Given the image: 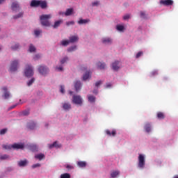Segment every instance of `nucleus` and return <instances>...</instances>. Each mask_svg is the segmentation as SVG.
Returning a JSON list of instances; mask_svg holds the SVG:
<instances>
[{"label":"nucleus","mask_w":178,"mask_h":178,"mask_svg":"<svg viewBox=\"0 0 178 178\" xmlns=\"http://www.w3.org/2000/svg\"><path fill=\"white\" fill-rule=\"evenodd\" d=\"M40 58H41V56H40L39 54H37L34 56L33 59H34V60H38V59H40Z\"/></svg>","instance_id":"52"},{"label":"nucleus","mask_w":178,"mask_h":178,"mask_svg":"<svg viewBox=\"0 0 178 178\" xmlns=\"http://www.w3.org/2000/svg\"><path fill=\"white\" fill-rule=\"evenodd\" d=\"M130 19V15H126L123 17L124 20H129Z\"/></svg>","instance_id":"55"},{"label":"nucleus","mask_w":178,"mask_h":178,"mask_svg":"<svg viewBox=\"0 0 178 178\" xmlns=\"http://www.w3.org/2000/svg\"><path fill=\"white\" fill-rule=\"evenodd\" d=\"M66 168L68 169V170L73 169V166L67 164L66 165Z\"/></svg>","instance_id":"59"},{"label":"nucleus","mask_w":178,"mask_h":178,"mask_svg":"<svg viewBox=\"0 0 178 178\" xmlns=\"http://www.w3.org/2000/svg\"><path fill=\"white\" fill-rule=\"evenodd\" d=\"M72 103L75 105H83V98L80 95H74L72 97Z\"/></svg>","instance_id":"2"},{"label":"nucleus","mask_w":178,"mask_h":178,"mask_svg":"<svg viewBox=\"0 0 178 178\" xmlns=\"http://www.w3.org/2000/svg\"><path fill=\"white\" fill-rule=\"evenodd\" d=\"M34 81H35V79L32 78L27 83V86H29V87H30V86H31V84H33V83H34Z\"/></svg>","instance_id":"43"},{"label":"nucleus","mask_w":178,"mask_h":178,"mask_svg":"<svg viewBox=\"0 0 178 178\" xmlns=\"http://www.w3.org/2000/svg\"><path fill=\"white\" fill-rule=\"evenodd\" d=\"M67 60H69V58L67 57H65L64 58H63L60 60L61 65H63V63H66V62H67Z\"/></svg>","instance_id":"41"},{"label":"nucleus","mask_w":178,"mask_h":178,"mask_svg":"<svg viewBox=\"0 0 178 178\" xmlns=\"http://www.w3.org/2000/svg\"><path fill=\"white\" fill-rule=\"evenodd\" d=\"M11 49H13V51H16L17 49H19V44H15V45L11 47Z\"/></svg>","instance_id":"45"},{"label":"nucleus","mask_w":178,"mask_h":178,"mask_svg":"<svg viewBox=\"0 0 178 178\" xmlns=\"http://www.w3.org/2000/svg\"><path fill=\"white\" fill-rule=\"evenodd\" d=\"M23 15H24L23 12H21L18 15H14L13 17V19H20V17H23Z\"/></svg>","instance_id":"33"},{"label":"nucleus","mask_w":178,"mask_h":178,"mask_svg":"<svg viewBox=\"0 0 178 178\" xmlns=\"http://www.w3.org/2000/svg\"><path fill=\"white\" fill-rule=\"evenodd\" d=\"M140 17H141L143 19H145V13H143V12H141V13H140Z\"/></svg>","instance_id":"57"},{"label":"nucleus","mask_w":178,"mask_h":178,"mask_svg":"<svg viewBox=\"0 0 178 178\" xmlns=\"http://www.w3.org/2000/svg\"><path fill=\"white\" fill-rule=\"evenodd\" d=\"M56 70H58L59 72H62V70H63V67H56Z\"/></svg>","instance_id":"58"},{"label":"nucleus","mask_w":178,"mask_h":178,"mask_svg":"<svg viewBox=\"0 0 178 178\" xmlns=\"http://www.w3.org/2000/svg\"><path fill=\"white\" fill-rule=\"evenodd\" d=\"M12 148L14 149H23L24 148V144L15 143L11 145Z\"/></svg>","instance_id":"8"},{"label":"nucleus","mask_w":178,"mask_h":178,"mask_svg":"<svg viewBox=\"0 0 178 178\" xmlns=\"http://www.w3.org/2000/svg\"><path fill=\"white\" fill-rule=\"evenodd\" d=\"M52 17V15H42L40 17V23L42 26H44L45 27H49L51 26V22H49V19Z\"/></svg>","instance_id":"1"},{"label":"nucleus","mask_w":178,"mask_h":178,"mask_svg":"<svg viewBox=\"0 0 178 178\" xmlns=\"http://www.w3.org/2000/svg\"><path fill=\"white\" fill-rule=\"evenodd\" d=\"M116 29L118 31H123L124 26L123 25H117Z\"/></svg>","instance_id":"37"},{"label":"nucleus","mask_w":178,"mask_h":178,"mask_svg":"<svg viewBox=\"0 0 178 178\" xmlns=\"http://www.w3.org/2000/svg\"><path fill=\"white\" fill-rule=\"evenodd\" d=\"M111 67L113 70H115V71L120 69V67L119 66V61H115L114 63H113Z\"/></svg>","instance_id":"14"},{"label":"nucleus","mask_w":178,"mask_h":178,"mask_svg":"<svg viewBox=\"0 0 178 178\" xmlns=\"http://www.w3.org/2000/svg\"><path fill=\"white\" fill-rule=\"evenodd\" d=\"M160 4L164 6H172L173 5V0H161Z\"/></svg>","instance_id":"7"},{"label":"nucleus","mask_w":178,"mask_h":178,"mask_svg":"<svg viewBox=\"0 0 178 178\" xmlns=\"http://www.w3.org/2000/svg\"><path fill=\"white\" fill-rule=\"evenodd\" d=\"M74 88L76 92H79L81 90V82L80 81H76L74 83Z\"/></svg>","instance_id":"11"},{"label":"nucleus","mask_w":178,"mask_h":178,"mask_svg":"<svg viewBox=\"0 0 178 178\" xmlns=\"http://www.w3.org/2000/svg\"><path fill=\"white\" fill-rule=\"evenodd\" d=\"M109 87H112V85L111 83H107L106 85V88H109Z\"/></svg>","instance_id":"60"},{"label":"nucleus","mask_w":178,"mask_h":178,"mask_svg":"<svg viewBox=\"0 0 178 178\" xmlns=\"http://www.w3.org/2000/svg\"><path fill=\"white\" fill-rule=\"evenodd\" d=\"M3 2H5V0H0V5H2V3H3Z\"/></svg>","instance_id":"62"},{"label":"nucleus","mask_w":178,"mask_h":178,"mask_svg":"<svg viewBox=\"0 0 178 178\" xmlns=\"http://www.w3.org/2000/svg\"><path fill=\"white\" fill-rule=\"evenodd\" d=\"M77 165L79 168H86V166H87V163L85 161H78Z\"/></svg>","instance_id":"27"},{"label":"nucleus","mask_w":178,"mask_h":178,"mask_svg":"<svg viewBox=\"0 0 178 178\" xmlns=\"http://www.w3.org/2000/svg\"><path fill=\"white\" fill-rule=\"evenodd\" d=\"M63 109H65V111H69V109L72 108V105H70V104L68 103H65L63 106Z\"/></svg>","instance_id":"26"},{"label":"nucleus","mask_w":178,"mask_h":178,"mask_svg":"<svg viewBox=\"0 0 178 178\" xmlns=\"http://www.w3.org/2000/svg\"><path fill=\"white\" fill-rule=\"evenodd\" d=\"M92 6H98L99 5V1H95L92 3Z\"/></svg>","instance_id":"56"},{"label":"nucleus","mask_w":178,"mask_h":178,"mask_svg":"<svg viewBox=\"0 0 178 178\" xmlns=\"http://www.w3.org/2000/svg\"><path fill=\"white\" fill-rule=\"evenodd\" d=\"M24 73L26 77H31V76H34V71H33V67L27 65L26 66Z\"/></svg>","instance_id":"4"},{"label":"nucleus","mask_w":178,"mask_h":178,"mask_svg":"<svg viewBox=\"0 0 178 178\" xmlns=\"http://www.w3.org/2000/svg\"><path fill=\"white\" fill-rule=\"evenodd\" d=\"M6 131H8V129H3L0 130V135L3 136V134H6Z\"/></svg>","instance_id":"42"},{"label":"nucleus","mask_w":178,"mask_h":178,"mask_svg":"<svg viewBox=\"0 0 178 178\" xmlns=\"http://www.w3.org/2000/svg\"><path fill=\"white\" fill-rule=\"evenodd\" d=\"M90 19H81L79 21H78V24H87V23H89Z\"/></svg>","instance_id":"30"},{"label":"nucleus","mask_w":178,"mask_h":178,"mask_svg":"<svg viewBox=\"0 0 178 178\" xmlns=\"http://www.w3.org/2000/svg\"><path fill=\"white\" fill-rule=\"evenodd\" d=\"M2 90L4 91V95H3V98H5V99H8V98L10 97V94H9V92H8V88L3 87Z\"/></svg>","instance_id":"13"},{"label":"nucleus","mask_w":178,"mask_h":178,"mask_svg":"<svg viewBox=\"0 0 178 178\" xmlns=\"http://www.w3.org/2000/svg\"><path fill=\"white\" fill-rule=\"evenodd\" d=\"M106 134L107 136H109L110 137H115L116 136V130L113 129L111 132L109 130H106Z\"/></svg>","instance_id":"17"},{"label":"nucleus","mask_w":178,"mask_h":178,"mask_svg":"<svg viewBox=\"0 0 178 178\" xmlns=\"http://www.w3.org/2000/svg\"><path fill=\"white\" fill-rule=\"evenodd\" d=\"M97 66L98 67V69H104L105 67V63H102L101 62H99L97 63Z\"/></svg>","instance_id":"32"},{"label":"nucleus","mask_w":178,"mask_h":178,"mask_svg":"<svg viewBox=\"0 0 178 178\" xmlns=\"http://www.w3.org/2000/svg\"><path fill=\"white\" fill-rule=\"evenodd\" d=\"M157 118L158 119H165V114H163V113L162 112H159L157 113Z\"/></svg>","instance_id":"31"},{"label":"nucleus","mask_w":178,"mask_h":178,"mask_svg":"<svg viewBox=\"0 0 178 178\" xmlns=\"http://www.w3.org/2000/svg\"><path fill=\"white\" fill-rule=\"evenodd\" d=\"M22 115L24 116H28V115H30V111L26 110L22 112Z\"/></svg>","instance_id":"44"},{"label":"nucleus","mask_w":178,"mask_h":178,"mask_svg":"<svg viewBox=\"0 0 178 178\" xmlns=\"http://www.w3.org/2000/svg\"><path fill=\"white\" fill-rule=\"evenodd\" d=\"M40 166H41V164L40 163H36L32 165V168L33 169H35V168H40Z\"/></svg>","instance_id":"48"},{"label":"nucleus","mask_w":178,"mask_h":178,"mask_svg":"<svg viewBox=\"0 0 178 178\" xmlns=\"http://www.w3.org/2000/svg\"><path fill=\"white\" fill-rule=\"evenodd\" d=\"M34 34H35V35H36L37 37H38V35H40V34H41V31H40V30H35V31H34Z\"/></svg>","instance_id":"47"},{"label":"nucleus","mask_w":178,"mask_h":178,"mask_svg":"<svg viewBox=\"0 0 178 178\" xmlns=\"http://www.w3.org/2000/svg\"><path fill=\"white\" fill-rule=\"evenodd\" d=\"M73 13V10L72 8H68L67 9L66 12L65 13H59V15H65V16H70Z\"/></svg>","instance_id":"19"},{"label":"nucleus","mask_w":178,"mask_h":178,"mask_svg":"<svg viewBox=\"0 0 178 178\" xmlns=\"http://www.w3.org/2000/svg\"><path fill=\"white\" fill-rule=\"evenodd\" d=\"M1 161H5L6 159H9V156L8 154H4L0 156Z\"/></svg>","instance_id":"36"},{"label":"nucleus","mask_w":178,"mask_h":178,"mask_svg":"<svg viewBox=\"0 0 178 178\" xmlns=\"http://www.w3.org/2000/svg\"><path fill=\"white\" fill-rule=\"evenodd\" d=\"M19 65V61L15 60L11 63L10 70L11 72H16L17 70V66Z\"/></svg>","instance_id":"5"},{"label":"nucleus","mask_w":178,"mask_h":178,"mask_svg":"<svg viewBox=\"0 0 178 178\" xmlns=\"http://www.w3.org/2000/svg\"><path fill=\"white\" fill-rule=\"evenodd\" d=\"M38 72L40 74H42V76H45V74L48 73V68L44 65H40L38 67Z\"/></svg>","instance_id":"6"},{"label":"nucleus","mask_w":178,"mask_h":178,"mask_svg":"<svg viewBox=\"0 0 178 178\" xmlns=\"http://www.w3.org/2000/svg\"><path fill=\"white\" fill-rule=\"evenodd\" d=\"M2 147L4 149H12V145H2Z\"/></svg>","instance_id":"39"},{"label":"nucleus","mask_w":178,"mask_h":178,"mask_svg":"<svg viewBox=\"0 0 178 178\" xmlns=\"http://www.w3.org/2000/svg\"><path fill=\"white\" fill-rule=\"evenodd\" d=\"M173 178H178V175H175Z\"/></svg>","instance_id":"64"},{"label":"nucleus","mask_w":178,"mask_h":178,"mask_svg":"<svg viewBox=\"0 0 178 178\" xmlns=\"http://www.w3.org/2000/svg\"><path fill=\"white\" fill-rule=\"evenodd\" d=\"M11 9L13 10V12H17V10L20 9V6H19V3L15 1L12 3Z\"/></svg>","instance_id":"10"},{"label":"nucleus","mask_w":178,"mask_h":178,"mask_svg":"<svg viewBox=\"0 0 178 178\" xmlns=\"http://www.w3.org/2000/svg\"><path fill=\"white\" fill-rule=\"evenodd\" d=\"M138 166L140 169H144L145 166V157L143 154H139L138 156Z\"/></svg>","instance_id":"3"},{"label":"nucleus","mask_w":178,"mask_h":178,"mask_svg":"<svg viewBox=\"0 0 178 178\" xmlns=\"http://www.w3.org/2000/svg\"><path fill=\"white\" fill-rule=\"evenodd\" d=\"M30 6H31V8H38V6H40V1L32 0Z\"/></svg>","instance_id":"12"},{"label":"nucleus","mask_w":178,"mask_h":178,"mask_svg":"<svg viewBox=\"0 0 178 178\" xmlns=\"http://www.w3.org/2000/svg\"><path fill=\"white\" fill-rule=\"evenodd\" d=\"M18 165L20 168L26 166L27 165V160L25 159V160H21V161H18Z\"/></svg>","instance_id":"20"},{"label":"nucleus","mask_w":178,"mask_h":178,"mask_svg":"<svg viewBox=\"0 0 178 178\" xmlns=\"http://www.w3.org/2000/svg\"><path fill=\"white\" fill-rule=\"evenodd\" d=\"M103 44H105V45H108L109 44H112V39L110 38H105L102 39Z\"/></svg>","instance_id":"16"},{"label":"nucleus","mask_w":178,"mask_h":178,"mask_svg":"<svg viewBox=\"0 0 178 178\" xmlns=\"http://www.w3.org/2000/svg\"><path fill=\"white\" fill-rule=\"evenodd\" d=\"M119 175H120V172L118 171V170H116V171H113L111 173V177L112 178H115V177H117V176H119Z\"/></svg>","instance_id":"25"},{"label":"nucleus","mask_w":178,"mask_h":178,"mask_svg":"<svg viewBox=\"0 0 178 178\" xmlns=\"http://www.w3.org/2000/svg\"><path fill=\"white\" fill-rule=\"evenodd\" d=\"M29 51L31 52H35V47L33 44H31L29 47Z\"/></svg>","instance_id":"40"},{"label":"nucleus","mask_w":178,"mask_h":178,"mask_svg":"<svg viewBox=\"0 0 178 178\" xmlns=\"http://www.w3.org/2000/svg\"><path fill=\"white\" fill-rule=\"evenodd\" d=\"M69 44H70V40H63L61 42V45H63V47H67V45H69Z\"/></svg>","instance_id":"34"},{"label":"nucleus","mask_w":178,"mask_h":178,"mask_svg":"<svg viewBox=\"0 0 178 178\" xmlns=\"http://www.w3.org/2000/svg\"><path fill=\"white\" fill-rule=\"evenodd\" d=\"M93 94H98V90H93Z\"/></svg>","instance_id":"61"},{"label":"nucleus","mask_w":178,"mask_h":178,"mask_svg":"<svg viewBox=\"0 0 178 178\" xmlns=\"http://www.w3.org/2000/svg\"><path fill=\"white\" fill-rule=\"evenodd\" d=\"M102 84V81H99L95 83V87H99V86Z\"/></svg>","instance_id":"51"},{"label":"nucleus","mask_w":178,"mask_h":178,"mask_svg":"<svg viewBox=\"0 0 178 178\" xmlns=\"http://www.w3.org/2000/svg\"><path fill=\"white\" fill-rule=\"evenodd\" d=\"M143 54V51H139V52L136 54V58H140V56H142Z\"/></svg>","instance_id":"50"},{"label":"nucleus","mask_w":178,"mask_h":178,"mask_svg":"<svg viewBox=\"0 0 178 178\" xmlns=\"http://www.w3.org/2000/svg\"><path fill=\"white\" fill-rule=\"evenodd\" d=\"M60 178H70V174L65 173L60 175Z\"/></svg>","instance_id":"38"},{"label":"nucleus","mask_w":178,"mask_h":178,"mask_svg":"<svg viewBox=\"0 0 178 178\" xmlns=\"http://www.w3.org/2000/svg\"><path fill=\"white\" fill-rule=\"evenodd\" d=\"M62 23H63V20H62V19L56 21L54 22V24L53 25V28L58 29V27H59V26H60V24H62Z\"/></svg>","instance_id":"18"},{"label":"nucleus","mask_w":178,"mask_h":178,"mask_svg":"<svg viewBox=\"0 0 178 178\" xmlns=\"http://www.w3.org/2000/svg\"><path fill=\"white\" fill-rule=\"evenodd\" d=\"M60 91L62 94H64L65 93V86H60Z\"/></svg>","instance_id":"53"},{"label":"nucleus","mask_w":178,"mask_h":178,"mask_svg":"<svg viewBox=\"0 0 178 178\" xmlns=\"http://www.w3.org/2000/svg\"><path fill=\"white\" fill-rule=\"evenodd\" d=\"M69 41H70V43H73V42H77V41H79V36L77 35H72V36H70L69 38Z\"/></svg>","instance_id":"15"},{"label":"nucleus","mask_w":178,"mask_h":178,"mask_svg":"<svg viewBox=\"0 0 178 178\" xmlns=\"http://www.w3.org/2000/svg\"><path fill=\"white\" fill-rule=\"evenodd\" d=\"M158 75V71L155 70L151 72V76H156Z\"/></svg>","instance_id":"54"},{"label":"nucleus","mask_w":178,"mask_h":178,"mask_svg":"<svg viewBox=\"0 0 178 178\" xmlns=\"http://www.w3.org/2000/svg\"><path fill=\"white\" fill-rule=\"evenodd\" d=\"M76 49H77V47L76 46H72V47L67 49V51L68 52H73L74 51H76Z\"/></svg>","instance_id":"35"},{"label":"nucleus","mask_w":178,"mask_h":178,"mask_svg":"<svg viewBox=\"0 0 178 178\" xmlns=\"http://www.w3.org/2000/svg\"><path fill=\"white\" fill-rule=\"evenodd\" d=\"M35 158L36 159H38L39 161H42V159H44V158H45V155H44V154L40 153L39 154H36L35 156Z\"/></svg>","instance_id":"23"},{"label":"nucleus","mask_w":178,"mask_h":178,"mask_svg":"<svg viewBox=\"0 0 178 178\" xmlns=\"http://www.w3.org/2000/svg\"><path fill=\"white\" fill-rule=\"evenodd\" d=\"M27 127L29 130H34L37 127V124L34 121H31L28 123Z\"/></svg>","instance_id":"9"},{"label":"nucleus","mask_w":178,"mask_h":178,"mask_svg":"<svg viewBox=\"0 0 178 178\" xmlns=\"http://www.w3.org/2000/svg\"><path fill=\"white\" fill-rule=\"evenodd\" d=\"M31 149L32 151H38V147H37V145H33L31 146Z\"/></svg>","instance_id":"46"},{"label":"nucleus","mask_w":178,"mask_h":178,"mask_svg":"<svg viewBox=\"0 0 178 178\" xmlns=\"http://www.w3.org/2000/svg\"><path fill=\"white\" fill-rule=\"evenodd\" d=\"M88 99L89 102L94 103L95 102V97L91 95H88Z\"/></svg>","instance_id":"29"},{"label":"nucleus","mask_w":178,"mask_h":178,"mask_svg":"<svg viewBox=\"0 0 178 178\" xmlns=\"http://www.w3.org/2000/svg\"><path fill=\"white\" fill-rule=\"evenodd\" d=\"M60 148V145H58L57 142H54L53 144L49 145V148L51 149V148Z\"/></svg>","instance_id":"22"},{"label":"nucleus","mask_w":178,"mask_h":178,"mask_svg":"<svg viewBox=\"0 0 178 178\" xmlns=\"http://www.w3.org/2000/svg\"><path fill=\"white\" fill-rule=\"evenodd\" d=\"M73 24H74V21H70V22H66V25H67V26H72V25H73Z\"/></svg>","instance_id":"49"},{"label":"nucleus","mask_w":178,"mask_h":178,"mask_svg":"<svg viewBox=\"0 0 178 178\" xmlns=\"http://www.w3.org/2000/svg\"><path fill=\"white\" fill-rule=\"evenodd\" d=\"M145 131H147V133H149V131H151V124H149V122H147L145 124Z\"/></svg>","instance_id":"24"},{"label":"nucleus","mask_w":178,"mask_h":178,"mask_svg":"<svg viewBox=\"0 0 178 178\" xmlns=\"http://www.w3.org/2000/svg\"><path fill=\"white\" fill-rule=\"evenodd\" d=\"M40 8H42V9H45V8H47V1H40Z\"/></svg>","instance_id":"28"},{"label":"nucleus","mask_w":178,"mask_h":178,"mask_svg":"<svg viewBox=\"0 0 178 178\" xmlns=\"http://www.w3.org/2000/svg\"><path fill=\"white\" fill-rule=\"evenodd\" d=\"M69 94H70V95H73V91L70 90Z\"/></svg>","instance_id":"63"},{"label":"nucleus","mask_w":178,"mask_h":178,"mask_svg":"<svg viewBox=\"0 0 178 178\" xmlns=\"http://www.w3.org/2000/svg\"><path fill=\"white\" fill-rule=\"evenodd\" d=\"M91 77V72L90 71L86 72L83 76V81H86V80H88Z\"/></svg>","instance_id":"21"}]
</instances>
